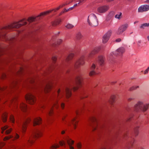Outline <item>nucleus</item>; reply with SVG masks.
I'll return each instance as SVG.
<instances>
[{
	"mask_svg": "<svg viewBox=\"0 0 149 149\" xmlns=\"http://www.w3.org/2000/svg\"><path fill=\"white\" fill-rule=\"evenodd\" d=\"M27 21L25 19H23L17 22H15L10 25L3 27L0 31V38L5 40H8L6 36L5 31L8 29H10L13 28H18L22 25L26 24Z\"/></svg>",
	"mask_w": 149,
	"mask_h": 149,
	"instance_id": "1",
	"label": "nucleus"
},
{
	"mask_svg": "<svg viewBox=\"0 0 149 149\" xmlns=\"http://www.w3.org/2000/svg\"><path fill=\"white\" fill-rule=\"evenodd\" d=\"M42 134V131L40 129L35 130L25 139L24 142L31 144L34 141L32 139L37 138L41 136Z\"/></svg>",
	"mask_w": 149,
	"mask_h": 149,
	"instance_id": "2",
	"label": "nucleus"
},
{
	"mask_svg": "<svg viewBox=\"0 0 149 149\" xmlns=\"http://www.w3.org/2000/svg\"><path fill=\"white\" fill-rule=\"evenodd\" d=\"M89 120L93 131L96 130L99 131L104 127V126L98 124L97 119L94 116H92L90 117Z\"/></svg>",
	"mask_w": 149,
	"mask_h": 149,
	"instance_id": "3",
	"label": "nucleus"
},
{
	"mask_svg": "<svg viewBox=\"0 0 149 149\" xmlns=\"http://www.w3.org/2000/svg\"><path fill=\"white\" fill-rule=\"evenodd\" d=\"M60 89H59L57 91L58 93V96H56L54 99V103L53 105V107L50 110L49 112L48 113V115L47 116V119H48V116H51L52 115L53 113V109L55 108L56 109H57L59 107V104L58 103V100L61 97L63 96V94L61 95H59V93H60Z\"/></svg>",
	"mask_w": 149,
	"mask_h": 149,
	"instance_id": "4",
	"label": "nucleus"
},
{
	"mask_svg": "<svg viewBox=\"0 0 149 149\" xmlns=\"http://www.w3.org/2000/svg\"><path fill=\"white\" fill-rule=\"evenodd\" d=\"M149 107V104H144L142 102L139 101L136 104L134 107V110L137 112L141 111H146Z\"/></svg>",
	"mask_w": 149,
	"mask_h": 149,
	"instance_id": "5",
	"label": "nucleus"
},
{
	"mask_svg": "<svg viewBox=\"0 0 149 149\" xmlns=\"http://www.w3.org/2000/svg\"><path fill=\"white\" fill-rule=\"evenodd\" d=\"M87 22L89 25L92 27L96 26L98 24V20L96 15L93 13L88 16Z\"/></svg>",
	"mask_w": 149,
	"mask_h": 149,
	"instance_id": "6",
	"label": "nucleus"
},
{
	"mask_svg": "<svg viewBox=\"0 0 149 149\" xmlns=\"http://www.w3.org/2000/svg\"><path fill=\"white\" fill-rule=\"evenodd\" d=\"M31 121V119L29 118L25 119L21 123L18 125L19 130L21 131L23 133L25 132L26 131L27 124Z\"/></svg>",
	"mask_w": 149,
	"mask_h": 149,
	"instance_id": "7",
	"label": "nucleus"
},
{
	"mask_svg": "<svg viewBox=\"0 0 149 149\" xmlns=\"http://www.w3.org/2000/svg\"><path fill=\"white\" fill-rule=\"evenodd\" d=\"M25 98L27 102L30 104H33L35 102L36 97L31 94L29 93L27 94L25 97Z\"/></svg>",
	"mask_w": 149,
	"mask_h": 149,
	"instance_id": "8",
	"label": "nucleus"
},
{
	"mask_svg": "<svg viewBox=\"0 0 149 149\" xmlns=\"http://www.w3.org/2000/svg\"><path fill=\"white\" fill-rule=\"evenodd\" d=\"M128 27V24H125L121 25L118 28L116 33L118 35L122 34L125 31Z\"/></svg>",
	"mask_w": 149,
	"mask_h": 149,
	"instance_id": "9",
	"label": "nucleus"
},
{
	"mask_svg": "<svg viewBox=\"0 0 149 149\" xmlns=\"http://www.w3.org/2000/svg\"><path fill=\"white\" fill-rule=\"evenodd\" d=\"M84 63V56H82L76 62L74 65V67L76 68H77L79 67L80 66L83 65Z\"/></svg>",
	"mask_w": 149,
	"mask_h": 149,
	"instance_id": "10",
	"label": "nucleus"
},
{
	"mask_svg": "<svg viewBox=\"0 0 149 149\" xmlns=\"http://www.w3.org/2000/svg\"><path fill=\"white\" fill-rule=\"evenodd\" d=\"M81 78L79 76H77L75 78L76 86L72 87V89L74 91H76L78 88L79 86L81 85Z\"/></svg>",
	"mask_w": 149,
	"mask_h": 149,
	"instance_id": "11",
	"label": "nucleus"
},
{
	"mask_svg": "<svg viewBox=\"0 0 149 149\" xmlns=\"http://www.w3.org/2000/svg\"><path fill=\"white\" fill-rule=\"evenodd\" d=\"M111 33L112 31L110 30L108 31L107 33L104 35L102 38V41L104 43H105L107 42L109 40Z\"/></svg>",
	"mask_w": 149,
	"mask_h": 149,
	"instance_id": "12",
	"label": "nucleus"
},
{
	"mask_svg": "<svg viewBox=\"0 0 149 149\" xmlns=\"http://www.w3.org/2000/svg\"><path fill=\"white\" fill-rule=\"evenodd\" d=\"M125 50L124 48L121 47L118 49L116 51L114 52V53H111V54L112 55V54H115L116 56L118 55L121 56L125 52Z\"/></svg>",
	"mask_w": 149,
	"mask_h": 149,
	"instance_id": "13",
	"label": "nucleus"
},
{
	"mask_svg": "<svg viewBox=\"0 0 149 149\" xmlns=\"http://www.w3.org/2000/svg\"><path fill=\"white\" fill-rule=\"evenodd\" d=\"M109 8V7L108 6H101L98 8L97 11L98 12L100 13H103L108 10Z\"/></svg>",
	"mask_w": 149,
	"mask_h": 149,
	"instance_id": "14",
	"label": "nucleus"
},
{
	"mask_svg": "<svg viewBox=\"0 0 149 149\" xmlns=\"http://www.w3.org/2000/svg\"><path fill=\"white\" fill-rule=\"evenodd\" d=\"M149 10V5H144L140 6L138 9V12H143Z\"/></svg>",
	"mask_w": 149,
	"mask_h": 149,
	"instance_id": "15",
	"label": "nucleus"
},
{
	"mask_svg": "<svg viewBox=\"0 0 149 149\" xmlns=\"http://www.w3.org/2000/svg\"><path fill=\"white\" fill-rule=\"evenodd\" d=\"M97 68L95 64H93L91 66L90 68V71L89 73V75L90 76H93L96 74V70Z\"/></svg>",
	"mask_w": 149,
	"mask_h": 149,
	"instance_id": "16",
	"label": "nucleus"
},
{
	"mask_svg": "<svg viewBox=\"0 0 149 149\" xmlns=\"http://www.w3.org/2000/svg\"><path fill=\"white\" fill-rule=\"evenodd\" d=\"M64 139L66 140L68 144L69 145L70 149H74V147L71 146L74 143V141L72 140L68 137H67Z\"/></svg>",
	"mask_w": 149,
	"mask_h": 149,
	"instance_id": "17",
	"label": "nucleus"
},
{
	"mask_svg": "<svg viewBox=\"0 0 149 149\" xmlns=\"http://www.w3.org/2000/svg\"><path fill=\"white\" fill-rule=\"evenodd\" d=\"M100 48L99 47L95 48L89 54L88 57L89 58L92 57L94 55L97 53L99 51Z\"/></svg>",
	"mask_w": 149,
	"mask_h": 149,
	"instance_id": "18",
	"label": "nucleus"
},
{
	"mask_svg": "<svg viewBox=\"0 0 149 149\" xmlns=\"http://www.w3.org/2000/svg\"><path fill=\"white\" fill-rule=\"evenodd\" d=\"M60 8L58 7L54 9H53L51 10H49L44 12L41 13H40V15H40H45L47 14H49L50 13H51L52 11H54V12H55L58 10Z\"/></svg>",
	"mask_w": 149,
	"mask_h": 149,
	"instance_id": "19",
	"label": "nucleus"
},
{
	"mask_svg": "<svg viewBox=\"0 0 149 149\" xmlns=\"http://www.w3.org/2000/svg\"><path fill=\"white\" fill-rule=\"evenodd\" d=\"M60 8L58 7L54 9H53L51 10H49L44 12L41 13H40V15H40H45L47 14H49L50 13H51L52 11H54V12H55L58 10Z\"/></svg>",
	"mask_w": 149,
	"mask_h": 149,
	"instance_id": "20",
	"label": "nucleus"
},
{
	"mask_svg": "<svg viewBox=\"0 0 149 149\" xmlns=\"http://www.w3.org/2000/svg\"><path fill=\"white\" fill-rule=\"evenodd\" d=\"M53 87L52 84L51 82H49L47 84L44 88L45 91L46 92H48Z\"/></svg>",
	"mask_w": 149,
	"mask_h": 149,
	"instance_id": "21",
	"label": "nucleus"
},
{
	"mask_svg": "<svg viewBox=\"0 0 149 149\" xmlns=\"http://www.w3.org/2000/svg\"><path fill=\"white\" fill-rule=\"evenodd\" d=\"M42 122V119L40 117L34 118L33 120V125L34 126L40 124Z\"/></svg>",
	"mask_w": 149,
	"mask_h": 149,
	"instance_id": "22",
	"label": "nucleus"
},
{
	"mask_svg": "<svg viewBox=\"0 0 149 149\" xmlns=\"http://www.w3.org/2000/svg\"><path fill=\"white\" fill-rule=\"evenodd\" d=\"M66 94V98L68 99L70 97L71 95V90L68 88H66L65 92Z\"/></svg>",
	"mask_w": 149,
	"mask_h": 149,
	"instance_id": "23",
	"label": "nucleus"
},
{
	"mask_svg": "<svg viewBox=\"0 0 149 149\" xmlns=\"http://www.w3.org/2000/svg\"><path fill=\"white\" fill-rule=\"evenodd\" d=\"M40 15V14L38 15L36 17H30L28 19L27 21L30 22H32L33 21L37 20L40 19V17L41 16H43V15H40Z\"/></svg>",
	"mask_w": 149,
	"mask_h": 149,
	"instance_id": "24",
	"label": "nucleus"
},
{
	"mask_svg": "<svg viewBox=\"0 0 149 149\" xmlns=\"http://www.w3.org/2000/svg\"><path fill=\"white\" fill-rule=\"evenodd\" d=\"M78 121L77 120L76 116L74 117L72 120L71 121V124L73 126L74 128V129L76 128V124L78 123Z\"/></svg>",
	"mask_w": 149,
	"mask_h": 149,
	"instance_id": "25",
	"label": "nucleus"
},
{
	"mask_svg": "<svg viewBox=\"0 0 149 149\" xmlns=\"http://www.w3.org/2000/svg\"><path fill=\"white\" fill-rule=\"evenodd\" d=\"M98 61L100 64V65H102L104 63V58L102 56H99L98 58Z\"/></svg>",
	"mask_w": 149,
	"mask_h": 149,
	"instance_id": "26",
	"label": "nucleus"
},
{
	"mask_svg": "<svg viewBox=\"0 0 149 149\" xmlns=\"http://www.w3.org/2000/svg\"><path fill=\"white\" fill-rule=\"evenodd\" d=\"M24 112H25L27 109V107L26 104L23 103H21L19 107Z\"/></svg>",
	"mask_w": 149,
	"mask_h": 149,
	"instance_id": "27",
	"label": "nucleus"
},
{
	"mask_svg": "<svg viewBox=\"0 0 149 149\" xmlns=\"http://www.w3.org/2000/svg\"><path fill=\"white\" fill-rule=\"evenodd\" d=\"M8 114L6 113H4L2 115L1 118L3 122H5L7 120Z\"/></svg>",
	"mask_w": 149,
	"mask_h": 149,
	"instance_id": "28",
	"label": "nucleus"
},
{
	"mask_svg": "<svg viewBox=\"0 0 149 149\" xmlns=\"http://www.w3.org/2000/svg\"><path fill=\"white\" fill-rule=\"evenodd\" d=\"M74 54L71 53H70L67 57L66 60L67 61H69L72 60L74 56Z\"/></svg>",
	"mask_w": 149,
	"mask_h": 149,
	"instance_id": "29",
	"label": "nucleus"
},
{
	"mask_svg": "<svg viewBox=\"0 0 149 149\" xmlns=\"http://www.w3.org/2000/svg\"><path fill=\"white\" fill-rule=\"evenodd\" d=\"M82 36L81 33L80 32H79L76 34V38L77 40H80L82 38Z\"/></svg>",
	"mask_w": 149,
	"mask_h": 149,
	"instance_id": "30",
	"label": "nucleus"
},
{
	"mask_svg": "<svg viewBox=\"0 0 149 149\" xmlns=\"http://www.w3.org/2000/svg\"><path fill=\"white\" fill-rule=\"evenodd\" d=\"M60 19H58L56 21H54L52 23V25L54 26H55L58 25L61 22Z\"/></svg>",
	"mask_w": 149,
	"mask_h": 149,
	"instance_id": "31",
	"label": "nucleus"
},
{
	"mask_svg": "<svg viewBox=\"0 0 149 149\" xmlns=\"http://www.w3.org/2000/svg\"><path fill=\"white\" fill-rule=\"evenodd\" d=\"M134 143V140H133L132 141L128 143L127 145V147L128 149H130L132 146H133V143Z\"/></svg>",
	"mask_w": 149,
	"mask_h": 149,
	"instance_id": "32",
	"label": "nucleus"
},
{
	"mask_svg": "<svg viewBox=\"0 0 149 149\" xmlns=\"http://www.w3.org/2000/svg\"><path fill=\"white\" fill-rule=\"evenodd\" d=\"M139 127V126H137L134 129V132L136 136H137L138 134Z\"/></svg>",
	"mask_w": 149,
	"mask_h": 149,
	"instance_id": "33",
	"label": "nucleus"
},
{
	"mask_svg": "<svg viewBox=\"0 0 149 149\" xmlns=\"http://www.w3.org/2000/svg\"><path fill=\"white\" fill-rule=\"evenodd\" d=\"M149 26V23H144L141 26H140V28L141 29H144L145 27H148Z\"/></svg>",
	"mask_w": 149,
	"mask_h": 149,
	"instance_id": "34",
	"label": "nucleus"
},
{
	"mask_svg": "<svg viewBox=\"0 0 149 149\" xmlns=\"http://www.w3.org/2000/svg\"><path fill=\"white\" fill-rule=\"evenodd\" d=\"M10 121L13 123H15V118L14 116L12 114H11L10 116Z\"/></svg>",
	"mask_w": 149,
	"mask_h": 149,
	"instance_id": "35",
	"label": "nucleus"
},
{
	"mask_svg": "<svg viewBox=\"0 0 149 149\" xmlns=\"http://www.w3.org/2000/svg\"><path fill=\"white\" fill-rule=\"evenodd\" d=\"M122 16V13L121 12L119 13H118L116 14L115 16V17L116 18L118 19H120Z\"/></svg>",
	"mask_w": 149,
	"mask_h": 149,
	"instance_id": "36",
	"label": "nucleus"
},
{
	"mask_svg": "<svg viewBox=\"0 0 149 149\" xmlns=\"http://www.w3.org/2000/svg\"><path fill=\"white\" fill-rule=\"evenodd\" d=\"M139 86H133L130 88L129 89V90L130 91H132L136 89L139 88Z\"/></svg>",
	"mask_w": 149,
	"mask_h": 149,
	"instance_id": "37",
	"label": "nucleus"
},
{
	"mask_svg": "<svg viewBox=\"0 0 149 149\" xmlns=\"http://www.w3.org/2000/svg\"><path fill=\"white\" fill-rule=\"evenodd\" d=\"M59 146L58 144H55L52 145L50 148V149H56V148H58Z\"/></svg>",
	"mask_w": 149,
	"mask_h": 149,
	"instance_id": "38",
	"label": "nucleus"
},
{
	"mask_svg": "<svg viewBox=\"0 0 149 149\" xmlns=\"http://www.w3.org/2000/svg\"><path fill=\"white\" fill-rule=\"evenodd\" d=\"M8 126L6 125L4 127H2L1 128V133H3L4 131L6 129H7L8 128Z\"/></svg>",
	"mask_w": 149,
	"mask_h": 149,
	"instance_id": "39",
	"label": "nucleus"
},
{
	"mask_svg": "<svg viewBox=\"0 0 149 149\" xmlns=\"http://www.w3.org/2000/svg\"><path fill=\"white\" fill-rule=\"evenodd\" d=\"M13 136L12 135H10L6 136L4 138L3 140L4 141H6V140H9L10 139L12 138H13Z\"/></svg>",
	"mask_w": 149,
	"mask_h": 149,
	"instance_id": "40",
	"label": "nucleus"
},
{
	"mask_svg": "<svg viewBox=\"0 0 149 149\" xmlns=\"http://www.w3.org/2000/svg\"><path fill=\"white\" fill-rule=\"evenodd\" d=\"M74 26L72 24H68L66 26V27L68 29H71L73 28Z\"/></svg>",
	"mask_w": 149,
	"mask_h": 149,
	"instance_id": "41",
	"label": "nucleus"
},
{
	"mask_svg": "<svg viewBox=\"0 0 149 149\" xmlns=\"http://www.w3.org/2000/svg\"><path fill=\"white\" fill-rule=\"evenodd\" d=\"M12 130V129L11 128L8 129L5 132V134H9L11 132Z\"/></svg>",
	"mask_w": 149,
	"mask_h": 149,
	"instance_id": "42",
	"label": "nucleus"
},
{
	"mask_svg": "<svg viewBox=\"0 0 149 149\" xmlns=\"http://www.w3.org/2000/svg\"><path fill=\"white\" fill-rule=\"evenodd\" d=\"M81 111V109H80L79 110H76L75 111V114L76 115H77L80 113Z\"/></svg>",
	"mask_w": 149,
	"mask_h": 149,
	"instance_id": "43",
	"label": "nucleus"
},
{
	"mask_svg": "<svg viewBox=\"0 0 149 149\" xmlns=\"http://www.w3.org/2000/svg\"><path fill=\"white\" fill-rule=\"evenodd\" d=\"M115 96L114 95H113L111 97V103H113L114 102V101H115Z\"/></svg>",
	"mask_w": 149,
	"mask_h": 149,
	"instance_id": "44",
	"label": "nucleus"
},
{
	"mask_svg": "<svg viewBox=\"0 0 149 149\" xmlns=\"http://www.w3.org/2000/svg\"><path fill=\"white\" fill-rule=\"evenodd\" d=\"M73 9V7H70L68 9H66L65 8L64 10L65 11V12H66L68 11L72 10Z\"/></svg>",
	"mask_w": 149,
	"mask_h": 149,
	"instance_id": "45",
	"label": "nucleus"
},
{
	"mask_svg": "<svg viewBox=\"0 0 149 149\" xmlns=\"http://www.w3.org/2000/svg\"><path fill=\"white\" fill-rule=\"evenodd\" d=\"M59 144L61 146H63L65 145V142L63 141H60L59 142Z\"/></svg>",
	"mask_w": 149,
	"mask_h": 149,
	"instance_id": "46",
	"label": "nucleus"
},
{
	"mask_svg": "<svg viewBox=\"0 0 149 149\" xmlns=\"http://www.w3.org/2000/svg\"><path fill=\"white\" fill-rule=\"evenodd\" d=\"M86 0H79L78 4H82L86 1Z\"/></svg>",
	"mask_w": 149,
	"mask_h": 149,
	"instance_id": "47",
	"label": "nucleus"
},
{
	"mask_svg": "<svg viewBox=\"0 0 149 149\" xmlns=\"http://www.w3.org/2000/svg\"><path fill=\"white\" fill-rule=\"evenodd\" d=\"M77 147L78 149H80L81 147V145L80 143H78L77 144Z\"/></svg>",
	"mask_w": 149,
	"mask_h": 149,
	"instance_id": "48",
	"label": "nucleus"
},
{
	"mask_svg": "<svg viewBox=\"0 0 149 149\" xmlns=\"http://www.w3.org/2000/svg\"><path fill=\"white\" fill-rule=\"evenodd\" d=\"M5 145V143L3 142H0V148L4 146Z\"/></svg>",
	"mask_w": 149,
	"mask_h": 149,
	"instance_id": "49",
	"label": "nucleus"
},
{
	"mask_svg": "<svg viewBox=\"0 0 149 149\" xmlns=\"http://www.w3.org/2000/svg\"><path fill=\"white\" fill-rule=\"evenodd\" d=\"M149 71V67H148L146 69L144 72V74H147L148 72Z\"/></svg>",
	"mask_w": 149,
	"mask_h": 149,
	"instance_id": "50",
	"label": "nucleus"
},
{
	"mask_svg": "<svg viewBox=\"0 0 149 149\" xmlns=\"http://www.w3.org/2000/svg\"><path fill=\"white\" fill-rule=\"evenodd\" d=\"M61 106L62 109H63L64 108L65 104L64 103L61 102Z\"/></svg>",
	"mask_w": 149,
	"mask_h": 149,
	"instance_id": "51",
	"label": "nucleus"
},
{
	"mask_svg": "<svg viewBox=\"0 0 149 149\" xmlns=\"http://www.w3.org/2000/svg\"><path fill=\"white\" fill-rule=\"evenodd\" d=\"M62 41H63V40H61V39H58L57 41V44L59 45L62 42Z\"/></svg>",
	"mask_w": 149,
	"mask_h": 149,
	"instance_id": "52",
	"label": "nucleus"
},
{
	"mask_svg": "<svg viewBox=\"0 0 149 149\" xmlns=\"http://www.w3.org/2000/svg\"><path fill=\"white\" fill-rule=\"evenodd\" d=\"M56 59H57L56 57L54 56L52 57V60L54 62H55L56 61Z\"/></svg>",
	"mask_w": 149,
	"mask_h": 149,
	"instance_id": "53",
	"label": "nucleus"
},
{
	"mask_svg": "<svg viewBox=\"0 0 149 149\" xmlns=\"http://www.w3.org/2000/svg\"><path fill=\"white\" fill-rule=\"evenodd\" d=\"M29 81L31 83H34L35 82L34 79L33 78L31 79Z\"/></svg>",
	"mask_w": 149,
	"mask_h": 149,
	"instance_id": "54",
	"label": "nucleus"
},
{
	"mask_svg": "<svg viewBox=\"0 0 149 149\" xmlns=\"http://www.w3.org/2000/svg\"><path fill=\"white\" fill-rule=\"evenodd\" d=\"M19 137V135L17 134V133L15 134V138L16 139H17Z\"/></svg>",
	"mask_w": 149,
	"mask_h": 149,
	"instance_id": "55",
	"label": "nucleus"
},
{
	"mask_svg": "<svg viewBox=\"0 0 149 149\" xmlns=\"http://www.w3.org/2000/svg\"><path fill=\"white\" fill-rule=\"evenodd\" d=\"M121 40L120 38H119L116 39V41L117 42H119L121 41Z\"/></svg>",
	"mask_w": 149,
	"mask_h": 149,
	"instance_id": "56",
	"label": "nucleus"
},
{
	"mask_svg": "<svg viewBox=\"0 0 149 149\" xmlns=\"http://www.w3.org/2000/svg\"><path fill=\"white\" fill-rule=\"evenodd\" d=\"M65 13V11L64 10H63L61 12L60 14H59V15H62L63 14V13Z\"/></svg>",
	"mask_w": 149,
	"mask_h": 149,
	"instance_id": "57",
	"label": "nucleus"
},
{
	"mask_svg": "<svg viewBox=\"0 0 149 149\" xmlns=\"http://www.w3.org/2000/svg\"><path fill=\"white\" fill-rule=\"evenodd\" d=\"M69 3H67V2H66V3H65L63 4L62 5H63V7H64L66 5H67L68 4H69Z\"/></svg>",
	"mask_w": 149,
	"mask_h": 149,
	"instance_id": "58",
	"label": "nucleus"
},
{
	"mask_svg": "<svg viewBox=\"0 0 149 149\" xmlns=\"http://www.w3.org/2000/svg\"><path fill=\"white\" fill-rule=\"evenodd\" d=\"M80 4H78V3H76V4H75L73 6V7H73V9L75 7H76L77 6V5H79Z\"/></svg>",
	"mask_w": 149,
	"mask_h": 149,
	"instance_id": "59",
	"label": "nucleus"
},
{
	"mask_svg": "<svg viewBox=\"0 0 149 149\" xmlns=\"http://www.w3.org/2000/svg\"><path fill=\"white\" fill-rule=\"evenodd\" d=\"M133 99V98H130L128 99L127 100L128 101H130Z\"/></svg>",
	"mask_w": 149,
	"mask_h": 149,
	"instance_id": "60",
	"label": "nucleus"
},
{
	"mask_svg": "<svg viewBox=\"0 0 149 149\" xmlns=\"http://www.w3.org/2000/svg\"><path fill=\"white\" fill-rule=\"evenodd\" d=\"M63 5L62 4V5H60L58 7L59 8H62V7H63Z\"/></svg>",
	"mask_w": 149,
	"mask_h": 149,
	"instance_id": "61",
	"label": "nucleus"
},
{
	"mask_svg": "<svg viewBox=\"0 0 149 149\" xmlns=\"http://www.w3.org/2000/svg\"><path fill=\"white\" fill-rule=\"evenodd\" d=\"M65 133V132L63 130L61 132V134H64Z\"/></svg>",
	"mask_w": 149,
	"mask_h": 149,
	"instance_id": "62",
	"label": "nucleus"
},
{
	"mask_svg": "<svg viewBox=\"0 0 149 149\" xmlns=\"http://www.w3.org/2000/svg\"><path fill=\"white\" fill-rule=\"evenodd\" d=\"M108 2H111V1H113L114 0H106Z\"/></svg>",
	"mask_w": 149,
	"mask_h": 149,
	"instance_id": "63",
	"label": "nucleus"
},
{
	"mask_svg": "<svg viewBox=\"0 0 149 149\" xmlns=\"http://www.w3.org/2000/svg\"><path fill=\"white\" fill-rule=\"evenodd\" d=\"M145 2L147 3H149V0H147L145 1Z\"/></svg>",
	"mask_w": 149,
	"mask_h": 149,
	"instance_id": "64",
	"label": "nucleus"
}]
</instances>
